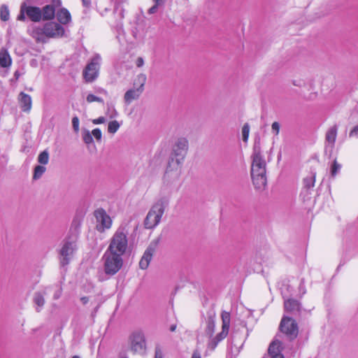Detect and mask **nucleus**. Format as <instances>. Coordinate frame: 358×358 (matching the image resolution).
<instances>
[{"mask_svg": "<svg viewBox=\"0 0 358 358\" xmlns=\"http://www.w3.org/2000/svg\"><path fill=\"white\" fill-rule=\"evenodd\" d=\"M188 150V141L179 138L173 144L164 177V186H172L181 175L182 164ZM165 187L162 189L163 191Z\"/></svg>", "mask_w": 358, "mask_h": 358, "instance_id": "f257e3e1", "label": "nucleus"}, {"mask_svg": "<svg viewBox=\"0 0 358 358\" xmlns=\"http://www.w3.org/2000/svg\"><path fill=\"white\" fill-rule=\"evenodd\" d=\"M266 162L262 154L260 140H255L252 155L251 177L257 189H263L266 185Z\"/></svg>", "mask_w": 358, "mask_h": 358, "instance_id": "f03ea898", "label": "nucleus"}, {"mask_svg": "<svg viewBox=\"0 0 358 358\" xmlns=\"http://www.w3.org/2000/svg\"><path fill=\"white\" fill-rule=\"evenodd\" d=\"M79 232V225L73 223L59 250V262L62 266H65L69 264L74 252L76 251Z\"/></svg>", "mask_w": 358, "mask_h": 358, "instance_id": "7ed1b4c3", "label": "nucleus"}, {"mask_svg": "<svg viewBox=\"0 0 358 358\" xmlns=\"http://www.w3.org/2000/svg\"><path fill=\"white\" fill-rule=\"evenodd\" d=\"M169 204V196L160 197L151 207L148 211L143 225L145 229H154L160 222L162 217L164 213L166 208Z\"/></svg>", "mask_w": 358, "mask_h": 358, "instance_id": "20e7f679", "label": "nucleus"}, {"mask_svg": "<svg viewBox=\"0 0 358 358\" xmlns=\"http://www.w3.org/2000/svg\"><path fill=\"white\" fill-rule=\"evenodd\" d=\"M128 230L126 225H120L110 240L106 250L120 256H123L128 248Z\"/></svg>", "mask_w": 358, "mask_h": 358, "instance_id": "39448f33", "label": "nucleus"}, {"mask_svg": "<svg viewBox=\"0 0 358 358\" xmlns=\"http://www.w3.org/2000/svg\"><path fill=\"white\" fill-rule=\"evenodd\" d=\"M101 260L103 262V271L106 275L113 276L115 275L123 266L122 256L105 251Z\"/></svg>", "mask_w": 358, "mask_h": 358, "instance_id": "423d86ee", "label": "nucleus"}, {"mask_svg": "<svg viewBox=\"0 0 358 358\" xmlns=\"http://www.w3.org/2000/svg\"><path fill=\"white\" fill-rule=\"evenodd\" d=\"M26 17L34 22H41L42 20L41 8L38 6L28 5L27 2H22L20 5V13L17 20L25 21Z\"/></svg>", "mask_w": 358, "mask_h": 358, "instance_id": "0eeeda50", "label": "nucleus"}, {"mask_svg": "<svg viewBox=\"0 0 358 358\" xmlns=\"http://www.w3.org/2000/svg\"><path fill=\"white\" fill-rule=\"evenodd\" d=\"M222 331L217 334L215 336L208 338V342L207 344L208 349L211 351L214 350L218 343L222 341L228 334L229 329L230 326V314L227 311L222 313Z\"/></svg>", "mask_w": 358, "mask_h": 358, "instance_id": "6e6552de", "label": "nucleus"}, {"mask_svg": "<svg viewBox=\"0 0 358 358\" xmlns=\"http://www.w3.org/2000/svg\"><path fill=\"white\" fill-rule=\"evenodd\" d=\"M130 349L134 354L144 355L146 354V340L141 330L134 331L129 337Z\"/></svg>", "mask_w": 358, "mask_h": 358, "instance_id": "1a4fd4ad", "label": "nucleus"}, {"mask_svg": "<svg viewBox=\"0 0 358 358\" xmlns=\"http://www.w3.org/2000/svg\"><path fill=\"white\" fill-rule=\"evenodd\" d=\"M101 57L95 55L83 70V76L86 83H92L99 76Z\"/></svg>", "mask_w": 358, "mask_h": 358, "instance_id": "9d476101", "label": "nucleus"}, {"mask_svg": "<svg viewBox=\"0 0 358 358\" xmlns=\"http://www.w3.org/2000/svg\"><path fill=\"white\" fill-rule=\"evenodd\" d=\"M280 330L289 341L295 339L299 333L298 325L292 317L284 316L280 324Z\"/></svg>", "mask_w": 358, "mask_h": 358, "instance_id": "9b49d317", "label": "nucleus"}, {"mask_svg": "<svg viewBox=\"0 0 358 358\" xmlns=\"http://www.w3.org/2000/svg\"><path fill=\"white\" fill-rule=\"evenodd\" d=\"M146 81V76L145 74H139L136 82L139 85L137 88H133L127 90L124 96V102L127 104H130L134 100L138 99L144 90V85Z\"/></svg>", "mask_w": 358, "mask_h": 358, "instance_id": "f8f14e48", "label": "nucleus"}, {"mask_svg": "<svg viewBox=\"0 0 358 358\" xmlns=\"http://www.w3.org/2000/svg\"><path fill=\"white\" fill-rule=\"evenodd\" d=\"M94 216L97 222L96 228L99 231H104L112 226V220L103 208H99L94 211Z\"/></svg>", "mask_w": 358, "mask_h": 358, "instance_id": "ddd939ff", "label": "nucleus"}, {"mask_svg": "<svg viewBox=\"0 0 358 358\" xmlns=\"http://www.w3.org/2000/svg\"><path fill=\"white\" fill-rule=\"evenodd\" d=\"M43 29L45 30L46 38L62 37L64 34V27L55 22H46L43 25Z\"/></svg>", "mask_w": 358, "mask_h": 358, "instance_id": "4468645a", "label": "nucleus"}, {"mask_svg": "<svg viewBox=\"0 0 358 358\" xmlns=\"http://www.w3.org/2000/svg\"><path fill=\"white\" fill-rule=\"evenodd\" d=\"M124 9L120 4H117L115 6L113 15L115 18V21L113 24V27H115L117 31L120 34L123 31V19H124Z\"/></svg>", "mask_w": 358, "mask_h": 358, "instance_id": "2eb2a0df", "label": "nucleus"}, {"mask_svg": "<svg viewBox=\"0 0 358 358\" xmlns=\"http://www.w3.org/2000/svg\"><path fill=\"white\" fill-rule=\"evenodd\" d=\"M338 133V126L336 124L331 127L327 131L325 136V150H329L330 152H332L335 142L336 140Z\"/></svg>", "mask_w": 358, "mask_h": 358, "instance_id": "dca6fc26", "label": "nucleus"}, {"mask_svg": "<svg viewBox=\"0 0 358 358\" xmlns=\"http://www.w3.org/2000/svg\"><path fill=\"white\" fill-rule=\"evenodd\" d=\"M215 313L213 310H210L207 312L206 317V327L205 329V335L208 338H211L215 332Z\"/></svg>", "mask_w": 358, "mask_h": 358, "instance_id": "f3484780", "label": "nucleus"}, {"mask_svg": "<svg viewBox=\"0 0 358 358\" xmlns=\"http://www.w3.org/2000/svg\"><path fill=\"white\" fill-rule=\"evenodd\" d=\"M301 305L300 302L294 299H288L284 301L285 310L292 315H296L300 313Z\"/></svg>", "mask_w": 358, "mask_h": 358, "instance_id": "a211bd4d", "label": "nucleus"}, {"mask_svg": "<svg viewBox=\"0 0 358 358\" xmlns=\"http://www.w3.org/2000/svg\"><path fill=\"white\" fill-rule=\"evenodd\" d=\"M18 102L22 111H30L32 105V100L30 95L23 92H20L18 95Z\"/></svg>", "mask_w": 358, "mask_h": 358, "instance_id": "6ab92c4d", "label": "nucleus"}, {"mask_svg": "<svg viewBox=\"0 0 358 358\" xmlns=\"http://www.w3.org/2000/svg\"><path fill=\"white\" fill-rule=\"evenodd\" d=\"M30 35L35 38L37 42H45L46 36L43 26H34L30 30Z\"/></svg>", "mask_w": 358, "mask_h": 358, "instance_id": "aec40b11", "label": "nucleus"}, {"mask_svg": "<svg viewBox=\"0 0 358 358\" xmlns=\"http://www.w3.org/2000/svg\"><path fill=\"white\" fill-rule=\"evenodd\" d=\"M154 249L148 247L145 251L141 259L139 262V266L141 269H146L152 259Z\"/></svg>", "mask_w": 358, "mask_h": 358, "instance_id": "412c9836", "label": "nucleus"}, {"mask_svg": "<svg viewBox=\"0 0 358 358\" xmlns=\"http://www.w3.org/2000/svg\"><path fill=\"white\" fill-rule=\"evenodd\" d=\"M57 18L60 24H66L71 21V16L67 9L62 8L57 11Z\"/></svg>", "mask_w": 358, "mask_h": 358, "instance_id": "4be33fe9", "label": "nucleus"}, {"mask_svg": "<svg viewBox=\"0 0 358 358\" xmlns=\"http://www.w3.org/2000/svg\"><path fill=\"white\" fill-rule=\"evenodd\" d=\"M42 20H50L55 17V8L52 5H46L42 9Z\"/></svg>", "mask_w": 358, "mask_h": 358, "instance_id": "5701e85b", "label": "nucleus"}, {"mask_svg": "<svg viewBox=\"0 0 358 358\" xmlns=\"http://www.w3.org/2000/svg\"><path fill=\"white\" fill-rule=\"evenodd\" d=\"M12 60L10 56L4 48H1L0 50V66L6 68L11 65Z\"/></svg>", "mask_w": 358, "mask_h": 358, "instance_id": "b1692460", "label": "nucleus"}, {"mask_svg": "<svg viewBox=\"0 0 358 358\" xmlns=\"http://www.w3.org/2000/svg\"><path fill=\"white\" fill-rule=\"evenodd\" d=\"M44 294H45V292L43 294L41 292H36L34 294V301L35 304L38 306L36 308L37 312H39L41 310V308H42L45 303Z\"/></svg>", "mask_w": 358, "mask_h": 358, "instance_id": "393cba45", "label": "nucleus"}, {"mask_svg": "<svg viewBox=\"0 0 358 358\" xmlns=\"http://www.w3.org/2000/svg\"><path fill=\"white\" fill-rule=\"evenodd\" d=\"M46 169L45 166L41 165H37L34 168V175H33V179L34 180H38L39 179L43 174L45 173Z\"/></svg>", "mask_w": 358, "mask_h": 358, "instance_id": "a878e982", "label": "nucleus"}, {"mask_svg": "<svg viewBox=\"0 0 358 358\" xmlns=\"http://www.w3.org/2000/svg\"><path fill=\"white\" fill-rule=\"evenodd\" d=\"M10 13L7 6L2 5L0 8V18L3 21H8L9 20Z\"/></svg>", "mask_w": 358, "mask_h": 358, "instance_id": "bb28decb", "label": "nucleus"}, {"mask_svg": "<svg viewBox=\"0 0 358 358\" xmlns=\"http://www.w3.org/2000/svg\"><path fill=\"white\" fill-rule=\"evenodd\" d=\"M38 162L43 165H45L49 162V153L47 150L41 152L38 156Z\"/></svg>", "mask_w": 358, "mask_h": 358, "instance_id": "cd10ccee", "label": "nucleus"}, {"mask_svg": "<svg viewBox=\"0 0 358 358\" xmlns=\"http://www.w3.org/2000/svg\"><path fill=\"white\" fill-rule=\"evenodd\" d=\"M315 176L307 177L303 179V185L306 189H310L315 185Z\"/></svg>", "mask_w": 358, "mask_h": 358, "instance_id": "c85d7f7f", "label": "nucleus"}, {"mask_svg": "<svg viewBox=\"0 0 358 358\" xmlns=\"http://www.w3.org/2000/svg\"><path fill=\"white\" fill-rule=\"evenodd\" d=\"M120 124L117 121L113 120L108 123V131L110 134H115L120 128Z\"/></svg>", "mask_w": 358, "mask_h": 358, "instance_id": "c756f323", "label": "nucleus"}, {"mask_svg": "<svg viewBox=\"0 0 358 358\" xmlns=\"http://www.w3.org/2000/svg\"><path fill=\"white\" fill-rule=\"evenodd\" d=\"M341 165L339 164L336 160H334L331 167V176L334 178L336 174L340 171Z\"/></svg>", "mask_w": 358, "mask_h": 358, "instance_id": "7c9ffc66", "label": "nucleus"}, {"mask_svg": "<svg viewBox=\"0 0 358 358\" xmlns=\"http://www.w3.org/2000/svg\"><path fill=\"white\" fill-rule=\"evenodd\" d=\"M250 126L248 123H245L242 128V138L244 142H247L249 137Z\"/></svg>", "mask_w": 358, "mask_h": 358, "instance_id": "2f4dec72", "label": "nucleus"}, {"mask_svg": "<svg viewBox=\"0 0 358 358\" xmlns=\"http://www.w3.org/2000/svg\"><path fill=\"white\" fill-rule=\"evenodd\" d=\"M83 139L86 144H90L93 142L92 134L88 130H84L83 132Z\"/></svg>", "mask_w": 358, "mask_h": 358, "instance_id": "473e14b6", "label": "nucleus"}, {"mask_svg": "<svg viewBox=\"0 0 358 358\" xmlns=\"http://www.w3.org/2000/svg\"><path fill=\"white\" fill-rule=\"evenodd\" d=\"M86 101L88 103H92V102H94V101H97V102L103 103V99L102 98L96 96H95V95H94L92 94H88L87 96Z\"/></svg>", "mask_w": 358, "mask_h": 358, "instance_id": "72a5a7b5", "label": "nucleus"}, {"mask_svg": "<svg viewBox=\"0 0 358 358\" xmlns=\"http://www.w3.org/2000/svg\"><path fill=\"white\" fill-rule=\"evenodd\" d=\"M91 134L97 141H101L102 133L100 129L96 128L93 129Z\"/></svg>", "mask_w": 358, "mask_h": 358, "instance_id": "f704fd0d", "label": "nucleus"}, {"mask_svg": "<svg viewBox=\"0 0 358 358\" xmlns=\"http://www.w3.org/2000/svg\"><path fill=\"white\" fill-rule=\"evenodd\" d=\"M72 125L74 131L78 132L79 131V119L77 116L73 117Z\"/></svg>", "mask_w": 358, "mask_h": 358, "instance_id": "c9c22d12", "label": "nucleus"}, {"mask_svg": "<svg viewBox=\"0 0 358 358\" xmlns=\"http://www.w3.org/2000/svg\"><path fill=\"white\" fill-rule=\"evenodd\" d=\"M271 129L275 135H278L280 131V124L278 122H274L271 125Z\"/></svg>", "mask_w": 358, "mask_h": 358, "instance_id": "e433bc0d", "label": "nucleus"}, {"mask_svg": "<svg viewBox=\"0 0 358 358\" xmlns=\"http://www.w3.org/2000/svg\"><path fill=\"white\" fill-rule=\"evenodd\" d=\"M350 137H356L358 138V124L355 126L349 133Z\"/></svg>", "mask_w": 358, "mask_h": 358, "instance_id": "4c0bfd02", "label": "nucleus"}, {"mask_svg": "<svg viewBox=\"0 0 358 358\" xmlns=\"http://www.w3.org/2000/svg\"><path fill=\"white\" fill-rule=\"evenodd\" d=\"M155 358H163V353L159 346L155 348Z\"/></svg>", "mask_w": 358, "mask_h": 358, "instance_id": "58836bf2", "label": "nucleus"}, {"mask_svg": "<svg viewBox=\"0 0 358 358\" xmlns=\"http://www.w3.org/2000/svg\"><path fill=\"white\" fill-rule=\"evenodd\" d=\"M62 292V288L61 287H58L57 289V290L55 292V294H54V296H53V299L55 300L58 299L61 296Z\"/></svg>", "mask_w": 358, "mask_h": 358, "instance_id": "ea45409f", "label": "nucleus"}, {"mask_svg": "<svg viewBox=\"0 0 358 358\" xmlns=\"http://www.w3.org/2000/svg\"><path fill=\"white\" fill-rule=\"evenodd\" d=\"M106 121V119L104 117H98L97 119H94L92 122L95 124H102V123H104Z\"/></svg>", "mask_w": 358, "mask_h": 358, "instance_id": "a19ab883", "label": "nucleus"}, {"mask_svg": "<svg viewBox=\"0 0 358 358\" xmlns=\"http://www.w3.org/2000/svg\"><path fill=\"white\" fill-rule=\"evenodd\" d=\"M299 291L302 292V294H306V288L304 285V280L301 279V282L299 284Z\"/></svg>", "mask_w": 358, "mask_h": 358, "instance_id": "79ce46f5", "label": "nucleus"}, {"mask_svg": "<svg viewBox=\"0 0 358 358\" xmlns=\"http://www.w3.org/2000/svg\"><path fill=\"white\" fill-rule=\"evenodd\" d=\"M136 64L138 67H141L144 64V60L142 57H138Z\"/></svg>", "mask_w": 358, "mask_h": 358, "instance_id": "37998d69", "label": "nucleus"}, {"mask_svg": "<svg viewBox=\"0 0 358 358\" xmlns=\"http://www.w3.org/2000/svg\"><path fill=\"white\" fill-rule=\"evenodd\" d=\"M83 6L87 8L91 6V0H82Z\"/></svg>", "mask_w": 358, "mask_h": 358, "instance_id": "c03bdc74", "label": "nucleus"}, {"mask_svg": "<svg viewBox=\"0 0 358 358\" xmlns=\"http://www.w3.org/2000/svg\"><path fill=\"white\" fill-rule=\"evenodd\" d=\"M158 7H159V6H157V5H154V6H152L149 10H148V13H149L150 14H154V13H155L157 12V10Z\"/></svg>", "mask_w": 358, "mask_h": 358, "instance_id": "a18cd8bd", "label": "nucleus"}, {"mask_svg": "<svg viewBox=\"0 0 358 358\" xmlns=\"http://www.w3.org/2000/svg\"><path fill=\"white\" fill-rule=\"evenodd\" d=\"M192 358H201L200 352L197 350H194Z\"/></svg>", "mask_w": 358, "mask_h": 358, "instance_id": "49530a36", "label": "nucleus"}, {"mask_svg": "<svg viewBox=\"0 0 358 358\" xmlns=\"http://www.w3.org/2000/svg\"><path fill=\"white\" fill-rule=\"evenodd\" d=\"M304 84V83L301 80H294L293 81V85H295V86H298V87H301L303 86Z\"/></svg>", "mask_w": 358, "mask_h": 358, "instance_id": "de8ad7c7", "label": "nucleus"}, {"mask_svg": "<svg viewBox=\"0 0 358 358\" xmlns=\"http://www.w3.org/2000/svg\"><path fill=\"white\" fill-rule=\"evenodd\" d=\"M61 4H62L61 0H52V6H54V7L60 6Z\"/></svg>", "mask_w": 358, "mask_h": 358, "instance_id": "09e8293b", "label": "nucleus"}, {"mask_svg": "<svg viewBox=\"0 0 358 358\" xmlns=\"http://www.w3.org/2000/svg\"><path fill=\"white\" fill-rule=\"evenodd\" d=\"M153 1L155 2V5L159 6L164 3L165 0H153Z\"/></svg>", "mask_w": 358, "mask_h": 358, "instance_id": "8fccbe9b", "label": "nucleus"}, {"mask_svg": "<svg viewBox=\"0 0 358 358\" xmlns=\"http://www.w3.org/2000/svg\"><path fill=\"white\" fill-rule=\"evenodd\" d=\"M80 300L83 304H86L89 301V298L87 296H83L80 299Z\"/></svg>", "mask_w": 358, "mask_h": 358, "instance_id": "3c124183", "label": "nucleus"}, {"mask_svg": "<svg viewBox=\"0 0 358 358\" xmlns=\"http://www.w3.org/2000/svg\"><path fill=\"white\" fill-rule=\"evenodd\" d=\"M20 76V73L18 71H16L15 73H14V77L16 80H17L19 78V77Z\"/></svg>", "mask_w": 358, "mask_h": 358, "instance_id": "603ef678", "label": "nucleus"}, {"mask_svg": "<svg viewBox=\"0 0 358 358\" xmlns=\"http://www.w3.org/2000/svg\"><path fill=\"white\" fill-rule=\"evenodd\" d=\"M99 92L101 93V94H103L104 95H107L108 94L107 91L105 90L104 89H99Z\"/></svg>", "mask_w": 358, "mask_h": 358, "instance_id": "864d4df0", "label": "nucleus"}, {"mask_svg": "<svg viewBox=\"0 0 358 358\" xmlns=\"http://www.w3.org/2000/svg\"><path fill=\"white\" fill-rule=\"evenodd\" d=\"M176 324H173L170 327V331H174L176 330Z\"/></svg>", "mask_w": 358, "mask_h": 358, "instance_id": "5fc2aeb1", "label": "nucleus"}, {"mask_svg": "<svg viewBox=\"0 0 358 358\" xmlns=\"http://www.w3.org/2000/svg\"><path fill=\"white\" fill-rule=\"evenodd\" d=\"M72 358H80V357L75 355V356L72 357Z\"/></svg>", "mask_w": 358, "mask_h": 358, "instance_id": "6e6d98bb", "label": "nucleus"}, {"mask_svg": "<svg viewBox=\"0 0 358 358\" xmlns=\"http://www.w3.org/2000/svg\"><path fill=\"white\" fill-rule=\"evenodd\" d=\"M121 358H127V357H121Z\"/></svg>", "mask_w": 358, "mask_h": 358, "instance_id": "4d7b16f0", "label": "nucleus"}]
</instances>
